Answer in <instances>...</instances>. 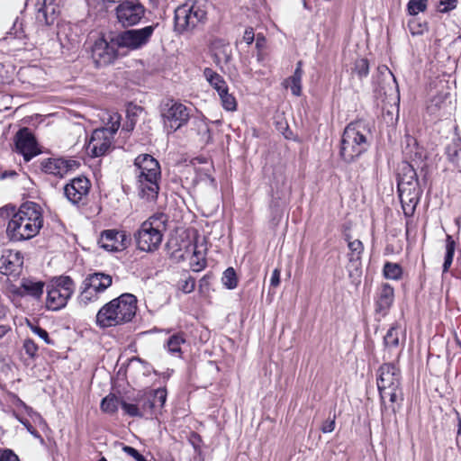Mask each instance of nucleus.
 <instances>
[{
    "mask_svg": "<svg viewBox=\"0 0 461 461\" xmlns=\"http://www.w3.org/2000/svg\"><path fill=\"white\" fill-rule=\"evenodd\" d=\"M402 374L394 363H384L376 372V386L380 397L382 420L390 421L403 402Z\"/></svg>",
    "mask_w": 461,
    "mask_h": 461,
    "instance_id": "f257e3e1",
    "label": "nucleus"
},
{
    "mask_svg": "<svg viewBox=\"0 0 461 461\" xmlns=\"http://www.w3.org/2000/svg\"><path fill=\"white\" fill-rule=\"evenodd\" d=\"M43 225L41 206L33 202L23 203L8 221L6 236L11 241H23L35 237Z\"/></svg>",
    "mask_w": 461,
    "mask_h": 461,
    "instance_id": "f03ea898",
    "label": "nucleus"
},
{
    "mask_svg": "<svg viewBox=\"0 0 461 461\" xmlns=\"http://www.w3.org/2000/svg\"><path fill=\"white\" fill-rule=\"evenodd\" d=\"M139 196L148 202L158 198L160 189L161 168L158 161L149 154H140L133 163Z\"/></svg>",
    "mask_w": 461,
    "mask_h": 461,
    "instance_id": "7ed1b4c3",
    "label": "nucleus"
},
{
    "mask_svg": "<svg viewBox=\"0 0 461 461\" xmlns=\"http://www.w3.org/2000/svg\"><path fill=\"white\" fill-rule=\"evenodd\" d=\"M137 298L122 294L105 303L97 312L95 322L100 328H110L130 322L136 314Z\"/></svg>",
    "mask_w": 461,
    "mask_h": 461,
    "instance_id": "20e7f679",
    "label": "nucleus"
},
{
    "mask_svg": "<svg viewBox=\"0 0 461 461\" xmlns=\"http://www.w3.org/2000/svg\"><path fill=\"white\" fill-rule=\"evenodd\" d=\"M167 395L165 388L138 392L132 398L128 397V402H122L123 413L134 418L152 419L164 407Z\"/></svg>",
    "mask_w": 461,
    "mask_h": 461,
    "instance_id": "39448f33",
    "label": "nucleus"
},
{
    "mask_svg": "<svg viewBox=\"0 0 461 461\" xmlns=\"http://www.w3.org/2000/svg\"><path fill=\"white\" fill-rule=\"evenodd\" d=\"M167 217L164 213H157L144 221L133 233L137 249L153 253L162 243L167 230Z\"/></svg>",
    "mask_w": 461,
    "mask_h": 461,
    "instance_id": "423d86ee",
    "label": "nucleus"
},
{
    "mask_svg": "<svg viewBox=\"0 0 461 461\" xmlns=\"http://www.w3.org/2000/svg\"><path fill=\"white\" fill-rule=\"evenodd\" d=\"M367 134L368 131L362 122H351L345 128L339 149V156L344 162L352 163L367 150Z\"/></svg>",
    "mask_w": 461,
    "mask_h": 461,
    "instance_id": "0eeeda50",
    "label": "nucleus"
},
{
    "mask_svg": "<svg viewBox=\"0 0 461 461\" xmlns=\"http://www.w3.org/2000/svg\"><path fill=\"white\" fill-rule=\"evenodd\" d=\"M206 0H189L175 10V29L183 33L193 31L206 20Z\"/></svg>",
    "mask_w": 461,
    "mask_h": 461,
    "instance_id": "6e6552de",
    "label": "nucleus"
},
{
    "mask_svg": "<svg viewBox=\"0 0 461 461\" xmlns=\"http://www.w3.org/2000/svg\"><path fill=\"white\" fill-rule=\"evenodd\" d=\"M75 289V282L70 276L55 277L47 285L46 308L54 312L63 309L68 304Z\"/></svg>",
    "mask_w": 461,
    "mask_h": 461,
    "instance_id": "1a4fd4ad",
    "label": "nucleus"
},
{
    "mask_svg": "<svg viewBox=\"0 0 461 461\" xmlns=\"http://www.w3.org/2000/svg\"><path fill=\"white\" fill-rule=\"evenodd\" d=\"M155 25H148L140 29L125 30L114 34V43L121 49L137 50L146 46L155 31Z\"/></svg>",
    "mask_w": 461,
    "mask_h": 461,
    "instance_id": "9d476101",
    "label": "nucleus"
},
{
    "mask_svg": "<svg viewBox=\"0 0 461 461\" xmlns=\"http://www.w3.org/2000/svg\"><path fill=\"white\" fill-rule=\"evenodd\" d=\"M162 117L168 132H175L187 123L190 118V110L179 102L169 100L164 105Z\"/></svg>",
    "mask_w": 461,
    "mask_h": 461,
    "instance_id": "9b49d317",
    "label": "nucleus"
},
{
    "mask_svg": "<svg viewBox=\"0 0 461 461\" xmlns=\"http://www.w3.org/2000/svg\"><path fill=\"white\" fill-rule=\"evenodd\" d=\"M146 8L140 0H121L115 8L117 21L123 27L138 24L145 15Z\"/></svg>",
    "mask_w": 461,
    "mask_h": 461,
    "instance_id": "f8f14e48",
    "label": "nucleus"
},
{
    "mask_svg": "<svg viewBox=\"0 0 461 461\" xmlns=\"http://www.w3.org/2000/svg\"><path fill=\"white\" fill-rule=\"evenodd\" d=\"M121 47L114 43V34L98 39L92 49V58L97 67L112 64L119 57Z\"/></svg>",
    "mask_w": 461,
    "mask_h": 461,
    "instance_id": "ddd939ff",
    "label": "nucleus"
},
{
    "mask_svg": "<svg viewBox=\"0 0 461 461\" xmlns=\"http://www.w3.org/2000/svg\"><path fill=\"white\" fill-rule=\"evenodd\" d=\"M15 151L23 157L25 162L41 154L35 136L27 127L20 129L14 138Z\"/></svg>",
    "mask_w": 461,
    "mask_h": 461,
    "instance_id": "4468645a",
    "label": "nucleus"
},
{
    "mask_svg": "<svg viewBox=\"0 0 461 461\" xmlns=\"http://www.w3.org/2000/svg\"><path fill=\"white\" fill-rule=\"evenodd\" d=\"M90 186L86 177H75L64 186V194L72 204L79 207L86 204Z\"/></svg>",
    "mask_w": 461,
    "mask_h": 461,
    "instance_id": "2eb2a0df",
    "label": "nucleus"
},
{
    "mask_svg": "<svg viewBox=\"0 0 461 461\" xmlns=\"http://www.w3.org/2000/svg\"><path fill=\"white\" fill-rule=\"evenodd\" d=\"M131 242V239L124 230L115 229L104 230L101 232L98 244L104 249L115 252L126 249Z\"/></svg>",
    "mask_w": 461,
    "mask_h": 461,
    "instance_id": "dca6fc26",
    "label": "nucleus"
},
{
    "mask_svg": "<svg viewBox=\"0 0 461 461\" xmlns=\"http://www.w3.org/2000/svg\"><path fill=\"white\" fill-rule=\"evenodd\" d=\"M79 166L80 164L77 160L63 158H44L40 163V167L42 172L59 178H62L68 173L76 170Z\"/></svg>",
    "mask_w": 461,
    "mask_h": 461,
    "instance_id": "f3484780",
    "label": "nucleus"
},
{
    "mask_svg": "<svg viewBox=\"0 0 461 461\" xmlns=\"http://www.w3.org/2000/svg\"><path fill=\"white\" fill-rule=\"evenodd\" d=\"M113 140L108 131L95 129L86 144V151L95 158L104 156L110 149Z\"/></svg>",
    "mask_w": 461,
    "mask_h": 461,
    "instance_id": "a211bd4d",
    "label": "nucleus"
},
{
    "mask_svg": "<svg viewBox=\"0 0 461 461\" xmlns=\"http://www.w3.org/2000/svg\"><path fill=\"white\" fill-rule=\"evenodd\" d=\"M399 197L403 213L406 217H411L416 210L422 194L420 184L411 186L398 187Z\"/></svg>",
    "mask_w": 461,
    "mask_h": 461,
    "instance_id": "6ab92c4d",
    "label": "nucleus"
},
{
    "mask_svg": "<svg viewBox=\"0 0 461 461\" xmlns=\"http://www.w3.org/2000/svg\"><path fill=\"white\" fill-rule=\"evenodd\" d=\"M402 153L404 156L405 161L415 164L417 167H423L426 166L424 163L425 158H427L426 150L419 146L417 140L406 134L404 137V140L402 142Z\"/></svg>",
    "mask_w": 461,
    "mask_h": 461,
    "instance_id": "aec40b11",
    "label": "nucleus"
},
{
    "mask_svg": "<svg viewBox=\"0 0 461 461\" xmlns=\"http://www.w3.org/2000/svg\"><path fill=\"white\" fill-rule=\"evenodd\" d=\"M23 265V257L19 251H7L0 258V273L5 276H17Z\"/></svg>",
    "mask_w": 461,
    "mask_h": 461,
    "instance_id": "412c9836",
    "label": "nucleus"
},
{
    "mask_svg": "<svg viewBox=\"0 0 461 461\" xmlns=\"http://www.w3.org/2000/svg\"><path fill=\"white\" fill-rule=\"evenodd\" d=\"M394 301V289L387 283L381 285L375 298V312L385 316Z\"/></svg>",
    "mask_w": 461,
    "mask_h": 461,
    "instance_id": "4be33fe9",
    "label": "nucleus"
},
{
    "mask_svg": "<svg viewBox=\"0 0 461 461\" xmlns=\"http://www.w3.org/2000/svg\"><path fill=\"white\" fill-rule=\"evenodd\" d=\"M428 113L436 117L450 115L453 110L452 102L448 94L434 96L427 106Z\"/></svg>",
    "mask_w": 461,
    "mask_h": 461,
    "instance_id": "5701e85b",
    "label": "nucleus"
},
{
    "mask_svg": "<svg viewBox=\"0 0 461 461\" xmlns=\"http://www.w3.org/2000/svg\"><path fill=\"white\" fill-rule=\"evenodd\" d=\"M45 284L34 278H23L16 294L22 297H31L35 300L41 298Z\"/></svg>",
    "mask_w": 461,
    "mask_h": 461,
    "instance_id": "b1692460",
    "label": "nucleus"
},
{
    "mask_svg": "<svg viewBox=\"0 0 461 461\" xmlns=\"http://www.w3.org/2000/svg\"><path fill=\"white\" fill-rule=\"evenodd\" d=\"M402 336V343L405 342V330L402 328L401 324L397 321L393 322L385 335L384 336V348L389 351H393L400 346V337Z\"/></svg>",
    "mask_w": 461,
    "mask_h": 461,
    "instance_id": "393cba45",
    "label": "nucleus"
},
{
    "mask_svg": "<svg viewBox=\"0 0 461 461\" xmlns=\"http://www.w3.org/2000/svg\"><path fill=\"white\" fill-rule=\"evenodd\" d=\"M417 167L415 164H412L408 161H403L398 173V187L411 186L412 184H419L417 172L415 169Z\"/></svg>",
    "mask_w": 461,
    "mask_h": 461,
    "instance_id": "a878e982",
    "label": "nucleus"
},
{
    "mask_svg": "<svg viewBox=\"0 0 461 461\" xmlns=\"http://www.w3.org/2000/svg\"><path fill=\"white\" fill-rule=\"evenodd\" d=\"M113 279L110 275L95 272L88 275L83 281V285H89L94 291L102 293L105 291L111 285Z\"/></svg>",
    "mask_w": 461,
    "mask_h": 461,
    "instance_id": "bb28decb",
    "label": "nucleus"
},
{
    "mask_svg": "<svg viewBox=\"0 0 461 461\" xmlns=\"http://www.w3.org/2000/svg\"><path fill=\"white\" fill-rule=\"evenodd\" d=\"M212 52L214 62L217 66L226 65L231 59V48L228 43L222 41H216L212 43Z\"/></svg>",
    "mask_w": 461,
    "mask_h": 461,
    "instance_id": "cd10ccee",
    "label": "nucleus"
},
{
    "mask_svg": "<svg viewBox=\"0 0 461 461\" xmlns=\"http://www.w3.org/2000/svg\"><path fill=\"white\" fill-rule=\"evenodd\" d=\"M303 62L298 61L294 74L286 78L284 82L285 88H290L291 92L295 96H300L302 94V79H303Z\"/></svg>",
    "mask_w": 461,
    "mask_h": 461,
    "instance_id": "c85d7f7f",
    "label": "nucleus"
},
{
    "mask_svg": "<svg viewBox=\"0 0 461 461\" xmlns=\"http://www.w3.org/2000/svg\"><path fill=\"white\" fill-rule=\"evenodd\" d=\"M122 402H128V397L123 399L111 393L103 398L100 409L103 412L113 415L117 412L119 406L122 408Z\"/></svg>",
    "mask_w": 461,
    "mask_h": 461,
    "instance_id": "c756f323",
    "label": "nucleus"
},
{
    "mask_svg": "<svg viewBox=\"0 0 461 461\" xmlns=\"http://www.w3.org/2000/svg\"><path fill=\"white\" fill-rule=\"evenodd\" d=\"M376 82L379 85L381 90L384 91V94L387 93L385 85H388V86L393 85V86L396 90L398 89V85H397L396 78H395L394 75L385 65H382L377 68Z\"/></svg>",
    "mask_w": 461,
    "mask_h": 461,
    "instance_id": "7c9ffc66",
    "label": "nucleus"
},
{
    "mask_svg": "<svg viewBox=\"0 0 461 461\" xmlns=\"http://www.w3.org/2000/svg\"><path fill=\"white\" fill-rule=\"evenodd\" d=\"M203 77L209 85L216 91L222 92V89L228 86L227 82L222 76L215 72L211 68H205L203 69Z\"/></svg>",
    "mask_w": 461,
    "mask_h": 461,
    "instance_id": "2f4dec72",
    "label": "nucleus"
},
{
    "mask_svg": "<svg viewBox=\"0 0 461 461\" xmlns=\"http://www.w3.org/2000/svg\"><path fill=\"white\" fill-rule=\"evenodd\" d=\"M349 252L348 254V260L353 265H360L361 257L364 251V245L361 240H354L353 241H349L348 246Z\"/></svg>",
    "mask_w": 461,
    "mask_h": 461,
    "instance_id": "473e14b6",
    "label": "nucleus"
},
{
    "mask_svg": "<svg viewBox=\"0 0 461 461\" xmlns=\"http://www.w3.org/2000/svg\"><path fill=\"white\" fill-rule=\"evenodd\" d=\"M184 343H185V334L178 332L168 338L166 348L170 354H181V346Z\"/></svg>",
    "mask_w": 461,
    "mask_h": 461,
    "instance_id": "72a5a7b5",
    "label": "nucleus"
},
{
    "mask_svg": "<svg viewBox=\"0 0 461 461\" xmlns=\"http://www.w3.org/2000/svg\"><path fill=\"white\" fill-rule=\"evenodd\" d=\"M217 94L224 110L229 112H234L237 110V100L232 94L229 93L228 86L222 89V92H217Z\"/></svg>",
    "mask_w": 461,
    "mask_h": 461,
    "instance_id": "f704fd0d",
    "label": "nucleus"
},
{
    "mask_svg": "<svg viewBox=\"0 0 461 461\" xmlns=\"http://www.w3.org/2000/svg\"><path fill=\"white\" fill-rule=\"evenodd\" d=\"M456 249V242L450 235L446 239V253L443 263V273H447L452 265Z\"/></svg>",
    "mask_w": 461,
    "mask_h": 461,
    "instance_id": "c9c22d12",
    "label": "nucleus"
},
{
    "mask_svg": "<svg viewBox=\"0 0 461 461\" xmlns=\"http://www.w3.org/2000/svg\"><path fill=\"white\" fill-rule=\"evenodd\" d=\"M383 273L386 279L400 280L402 276V268L397 263L386 262L384 265Z\"/></svg>",
    "mask_w": 461,
    "mask_h": 461,
    "instance_id": "e433bc0d",
    "label": "nucleus"
},
{
    "mask_svg": "<svg viewBox=\"0 0 461 461\" xmlns=\"http://www.w3.org/2000/svg\"><path fill=\"white\" fill-rule=\"evenodd\" d=\"M446 154L452 163H456L461 154V139H454L452 143L446 148Z\"/></svg>",
    "mask_w": 461,
    "mask_h": 461,
    "instance_id": "4c0bfd02",
    "label": "nucleus"
},
{
    "mask_svg": "<svg viewBox=\"0 0 461 461\" xmlns=\"http://www.w3.org/2000/svg\"><path fill=\"white\" fill-rule=\"evenodd\" d=\"M223 285L230 290H232L238 285V278L233 267H228L224 272L221 278Z\"/></svg>",
    "mask_w": 461,
    "mask_h": 461,
    "instance_id": "58836bf2",
    "label": "nucleus"
},
{
    "mask_svg": "<svg viewBox=\"0 0 461 461\" xmlns=\"http://www.w3.org/2000/svg\"><path fill=\"white\" fill-rule=\"evenodd\" d=\"M353 73L356 74L359 79L366 77L369 74V63L366 59H358L354 63Z\"/></svg>",
    "mask_w": 461,
    "mask_h": 461,
    "instance_id": "ea45409f",
    "label": "nucleus"
},
{
    "mask_svg": "<svg viewBox=\"0 0 461 461\" xmlns=\"http://www.w3.org/2000/svg\"><path fill=\"white\" fill-rule=\"evenodd\" d=\"M428 0H410L407 5L409 14L416 15L419 13L424 12L427 8Z\"/></svg>",
    "mask_w": 461,
    "mask_h": 461,
    "instance_id": "a19ab883",
    "label": "nucleus"
},
{
    "mask_svg": "<svg viewBox=\"0 0 461 461\" xmlns=\"http://www.w3.org/2000/svg\"><path fill=\"white\" fill-rule=\"evenodd\" d=\"M98 292L94 291V288L89 285H82V291L80 294V301L84 303H88L91 302L94 298H96V294Z\"/></svg>",
    "mask_w": 461,
    "mask_h": 461,
    "instance_id": "79ce46f5",
    "label": "nucleus"
},
{
    "mask_svg": "<svg viewBox=\"0 0 461 461\" xmlns=\"http://www.w3.org/2000/svg\"><path fill=\"white\" fill-rule=\"evenodd\" d=\"M23 348L25 353L31 357L34 358L37 356L38 346L32 339H26L23 341Z\"/></svg>",
    "mask_w": 461,
    "mask_h": 461,
    "instance_id": "37998d69",
    "label": "nucleus"
},
{
    "mask_svg": "<svg viewBox=\"0 0 461 461\" xmlns=\"http://www.w3.org/2000/svg\"><path fill=\"white\" fill-rule=\"evenodd\" d=\"M195 287V279L192 276H188L185 280H181L179 283V289L185 294H190Z\"/></svg>",
    "mask_w": 461,
    "mask_h": 461,
    "instance_id": "c03bdc74",
    "label": "nucleus"
},
{
    "mask_svg": "<svg viewBox=\"0 0 461 461\" xmlns=\"http://www.w3.org/2000/svg\"><path fill=\"white\" fill-rule=\"evenodd\" d=\"M121 116L118 113H114L111 116V125L109 127L100 128L101 130H106L111 133V137L113 139L114 134L120 128Z\"/></svg>",
    "mask_w": 461,
    "mask_h": 461,
    "instance_id": "a18cd8bd",
    "label": "nucleus"
},
{
    "mask_svg": "<svg viewBox=\"0 0 461 461\" xmlns=\"http://www.w3.org/2000/svg\"><path fill=\"white\" fill-rule=\"evenodd\" d=\"M32 331L39 336L44 342L48 345H53L54 341L50 339L49 333L46 330L41 328L40 326H31Z\"/></svg>",
    "mask_w": 461,
    "mask_h": 461,
    "instance_id": "49530a36",
    "label": "nucleus"
},
{
    "mask_svg": "<svg viewBox=\"0 0 461 461\" xmlns=\"http://www.w3.org/2000/svg\"><path fill=\"white\" fill-rule=\"evenodd\" d=\"M0 461H20L18 456L9 448L0 450Z\"/></svg>",
    "mask_w": 461,
    "mask_h": 461,
    "instance_id": "de8ad7c7",
    "label": "nucleus"
},
{
    "mask_svg": "<svg viewBox=\"0 0 461 461\" xmlns=\"http://www.w3.org/2000/svg\"><path fill=\"white\" fill-rule=\"evenodd\" d=\"M124 453L131 456L135 461H147V459L142 456L137 449L130 446H124L122 447Z\"/></svg>",
    "mask_w": 461,
    "mask_h": 461,
    "instance_id": "09e8293b",
    "label": "nucleus"
},
{
    "mask_svg": "<svg viewBox=\"0 0 461 461\" xmlns=\"http://www.w3.org/2000/svg\"><path fill=\"white\" fill-rule=\"evenodd\" d=\"M457 0H440L439 12L447 13L456 7Z\"/></svg>",
    "mask_w": 461,
    "mask_h": 461,
    "instance_id": "8fccbe9b",
    "label": "nucleus"
},
{
    "mask_svg": "<svg viewBox=\"0 0 461 461\" xmlns=\"http://www.w3.org/2000/svg\"><path fill=\"white\" fill-rule=\"evenodd\" d=\"M189 442L194 448L195 452L199 451L202 445V438L196 432H192L189 437Z\"/></svg>",
    "mask_w": 461,
    "mask_h": 461,
    "instance_id": "3c124183",
    "label": "nucleus"
},
{
    "mask_svg": "<svg viewBox=\"0 0 461 461\" xmlns=\"http://www.w3.org/2000/svg\"><path fill=\"white\" fill-rule=\"evenodd\" d=\"M28 416L31 417L33 422L38 423L39 425L46 426V422L42 416L39 412L35 411L33 409L28 410Z\"/></svg>",
    "mask_w": 461,
    "mask_h": 461,
    "instance_id": "603ef678",
    "label": "nucleus"
},
{
    "mask_svg": "<svg viewBox=\"0 0 461 461\" xmlns=\"http://www.w3.org/2000/svg\"><path fill=\"white\" fill-rule=\"evenodd\" d=\"M136 121L133 117H131L130 115L127 116L126 122L123 123L122 127V131L130 133L135 127Z\"/></svg>",
    "mask_w": 461,
    "mask_h": 461,
    "instance_id": "864d4df0",
    "label": "nucleus"
},
{
    "mask_svg": "<svg viewBox=\"0 0 461 461\" xmlns=\"http://www.w3.org/2000/svg\"><path fill=\"white\" fill-rule=\"evenodd\" d=\"M281 271L279 268H275L272 272L270 278V286L277 287L280 284Z\"/></svg>",
    "mask_w": 461,
    "mask_h": 461,
    "instance_id": "5fc2aeb1",
    "label": "nucleus"
},
{
    "mask_svg": "<svg viewBox=\"0 0 461 461\" xmlns=\"http://www.w3.org/2000/svg\"><path fill=\"white\" fill-rule=\"evenodd\" d=\"M335 429V416L331 420H328L323 422L321 426V431L323 433H330L332 432Z\"/></svg>",
    "mask_w": 461,
    "mask_h": 461,
    "instance_id": "6e6d98bb",
    "label": "nucleus"
},
{
    "mask_svg": "<svg viewBox=\"0 0 461 461\" xmlns=\"http://www.w3.org/2000/svg\"><path fill=\"white\" fill-rule=\"evenodd\" d=\"M255 39V33L254 30L251 27H249L245 30L244 35H243V41L247 44H251L254 41Z\"/></svg>",
    "mask_w": 461,
    "mask_h": 461,
    "instance_id": "4d7b16f0",
    "label": "nucleus"
},
{
    "mask_svg": "<svg viewBox=\"0 0 461 461\" xmlns=\"http://www.w3.org/2000/svg\"><path fill=\"white\" fill-rule=\"evenodd\" d=\"M17 405L22 407L25 412L28 414V410L32 409V407L28 406L23 401H22L20 398L17 397L16 399Z\"/></svg>",
    "mask_w": 461,
    "mask_h": 461,
    "instance_id": "13d9d810",
    "label": "nucleus"
},
{
    "mask_svg": "<svg viewBox=\"0 0 461 461\" xmlns=\"http://www.w3.org/2000/svg\"><path fill=\"white\" fill-rule=\"evenodd\" d=\"M28 432L31 435H32L34 438H40L41 440H42L41 436L39 434V432L34 428H29V431Z\"/></svg>",
    "mask_w": 461,
    "mask_h": 461,
    "instance_id": "bf43d9fd",
    "label": "nucleus"
},
{
    "mask_svg": "<svg viewBox=\"0 0 461 461\" xmlns=\"http://www.w3.org/2000/svg\"><path fill=\"white\" fill-rule=\"evenodd\" d=\"M21 423L26 428V429L29 431V428H33L32 425L30 423L28 420H21Z\"/></svg>",
    "mask_w": 461,
    "mask_h": 461,
    "instance_id": "052dcab7",
    "label": "nucleus"
},
{
    "mask_svg": "<svg viewBox=\"0 0 461 461\" xmlns=\"http://www.w3.org/2000/svg\"><path fill=\"white\" fill-rule=\"evenodd\" d=\"M196 266H197V267L195 268L196 271L203 269L205 267L204 260L197 261Z\"/></svg>",
    "mask_w": 461,
    "mask_h": 461,
    "instance_id": "680f3d73",
    "label": "nucleus"
},
{
    "mask_svg": "<svg viewBox=\"0 0 461 461\" xmlns=\"http://www.w3.org/2000/svg\"><path fill=\"white\" fill-rule=\"evenodd\" d=\"M262 41H264V37L261 36L260 34H258L257 35V47L258 48H259L260 42H262Z\"/></svg>",
    "mask_w": 461,
    "mask_h": 461,
    "instance_id": "e2e57ef3",
    "label": "nucleus"
},
{
    "mask_svg": "<svg viewBox=\"0 0 461 461\" xmlns=\"http://www.w3.org/2000/svg\"><path fill=\"white\" fill-rule=\"evenodd\" d=\"M7 332V329L5 326H0V338H2Z\"/></svg>",
    "mask_w": 461,
    "mask_h": 461,
    "instance_id": "0e129e2a",
    "label": "nucleus"
},
{
    "mask_svg": "<svg viewBox=\"0 0 461 461\" xmlns=\"http://www.w3.org/2000/svg\"><path fill=\"white\" fill-rule=\"evenodd\" d=\"M97 1L101 2L103 4H104V3L114 4V3L120 2L121 0H97Z\"/></svg>",
    "mask_w": 461,
    "mask_h": 461,
    "instance_id": "69168bd1",
    "label": "nucleus"
},
{
    "mask_svg": "<svg viewBox=\"0 0 461 461\" xmlns=\"http://www.w3.org/2000/svg\"><path fill=\"white\" fill-rule=\"evenodd\" d=\"M344 239H345V240L347 241L348 245L349 244V241H353V240H351L350 235H349V234H348V233L344 234Z\"/></svg>",
    "mask_w": 461,
    "mask_h": 461,
    "instance_id": "338daca9",
    "label": "nucleus"
},
{
    "mask_svg": "<svg viewBox=\"0 0 461 461\" xmlns=\"http://www.w3.org/2000/svg\"><path fill=\"white\" fill-rule=\"evenodd\" d=\"M14 418L19 420L21 422V420H24L23 418H22L18 413H16L15 411H14Z\"/></svg>",
    "mask_w": 461,
    "mask_h": 461,
    "instance_id": "774afa93",
    "label": "nucleus"
}]
</instances>
